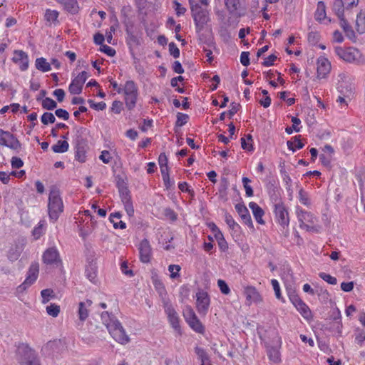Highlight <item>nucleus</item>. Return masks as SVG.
<instances>
[{
  "instance_id": "59",
  "label": "nucleus",
  "mask_w": 365,
  "mask_h": 365,
  "mask_svg": "<svg viewBox=\"0 0 365 365\" xmlns=\"http://www.w3.org/2000/svg\"><path fill=\"white\" fill-rule=\"evenodd\" d=\"M225 220L227 225L232 230H235L236 227H240L239 225L235 221L232 216L227 212L225 215Z\"/></svg>"
},
{
  "instance_id": "27",
  "label": "nucleus",
  "mask_w": 365,
  "mask_h": 365,
  "mask_svg": "<svg viewBox=\"0 0 365 365\" xmlns=\"http://www.w3.org/2000/svg\"><path fill=\"white\" fill-rule=\"evenodd\" d=\"M101 320L108 330H109L110 327L119 322L115 316L110 315L108 312H103L101 314Z\"/></svg>"
},
{
  "instance_id": "47",
  "label": "nucleus",
  "mask_w": 365,
  "mask_h": 365,
  "mask_svg": "<svg viewBox=\"0 0 365 365\" xmlns=\"http://www.w3.org/2000/svg\"><path fill=\"white\" fill-rule=\"evenodd\" d=\"M168 158L165 153H162L160 154L158 157V164L160 165V172L168 171L169 170V168L168 166Z\"/></svg>"
},
{
  "instance_id": "17",
  "label": "nucleus",
  "mask_w": 365,
  "mask_h": 365,
  "mask_svg": "<svg viewBox=\"0 0 365 365\" xmlns=\"http://www.w3.org/2000/svg\"><path fill=\"white\" fill-rule=\"evenodd\" d=\"M225 8L230 15L241 17L244 15L240 0H224Z\"/></svg>"
},
{
  "instance_id": "51",
  "label": "nucleus",
  "mask_w": 365,
  "mask_h": 365,
  "mask_svg": "<svg viewBox=\"0 0 365 365\" xmlns=\"http://www.w3.org/2000/svg\"><path fill=\"white\" fill-rule=\"evenodd\" d=\"M41 120L43 124L48 125L53 123L56 121V118L52 113L46 112L41 115Z\"/></svg>"
},
{
  "instance_id": "42",
  "label": "nucleus",
  "mask_w": 365,
  "mask_h": 365,
  "mask_svg": "<svg viewBox=\"0 0 365 365\" xmlns=\"http://www.w3.org/2000/svg\"><path fill=\"white\" fill-rule=\"evenodd\" d=\"M21 247L19 245L11 247L8 252V257L11 261L16 260L21 253Z\"/></svg>"
},
{
  "instance_id": "9",
  "label": "nucleus",
  "mask_w": 365,
  "mask_h": 365,
  "mask_svg": "<svg viewBox=\"0 0 365 365\" xmlns=\"http://www.w3.org/2000/svg\"><path fill=\"white\" fill-rule=\"evenodd\" d=\"M210 304V298L207 292L199 290L196 294V308L201 315H206Z\"/></svg>"
},
{
  "instance_id": "29",
  "label": "nucleus",
  "mask_w": 365,
  "mask_h": 365,
  "mask_svg": "<svg viewBox=\"0 0 365 365\" xmlns=\"http://www.w3.org/2000/svg\"><path fill=\"white\" fill-rule=\"evenodd\" d=\"M315 19L318 21L324 20L327 17L326 6L324 1H320L317 3V9L314 14Z\"/></svg>"
},
{
  "instance_id": "23",
  "label": "nucleus",
  "mask_w": 365,
  "mask_h": 365,
  "mask_svg": "<svg viewBox=\"0 0 365 365\" xmlns=\"http://www.w3.org/2000/svg\"><path fill=\"white\" fill-rule=\"evenodd\" d=\"M92 305V301L91 299H86L84 302H81L78 304V318L81 321H85L89 314V307Z\"/></svg>"
},
{
  "instance_id": "31",
  "label": "nucleus",
  "mask_w": 365,
  "mask_h": 365,
  "mask_svg": "<svg viewBox=\"0 0 365 365\" xmlns=\"http://www.w3.org/2000/svg\"><path fill=\"white\" fill-rule=\"evenodd\" d=\"M122 217V214L119 212H113L110 215V221L113 223L114 228L118 229H125L126 227V224L122 220H119V222L115 221L116 220H120Z\"/></svg>"
},
{
  "instance_id": "16",
  "label": "nucleus",
  "mask_w": 365,
  "mask_h": 365,
  "mask_svg": "<svg viewBox=\"0 0 365 365\" xmlns=\"http://www.w3.org/2000/svg\"><path fill=\"white\" fill-rule=\"evenodd\" d=\"M140 260L143 263L150 262L152 257V249L149 241L143 239L138 245Z\"/></svg>"
},
{
  "instance_id": "3",
  "label": "nucleus",
  "mask_w": 365,
  "mask_h": 365,
  "mask_svg": "<svg viewBox=\"0 0 365 365\" xmlns=\"http://www.w3.org/2000/svg\"><path fill=\"white\" fill-rule=\"evenodd\" d=\"M48 211L50 220L56 222L63 212V203L58 189L53 187L48 196Z\"/></svg>"
},
{
  "instance_id": "1",
  "label": "nucleus",
  "mask_w": 365,
  "mask_h": 365,
  "mask_svg": "<svg viewBox=\"0 0 365 365\" xmlns=\"http://www.w3.org/2000/svg\"><path fill=\"white\" fill-rule=\"evenodd\" d=\"M335 53L339 58L346 62L358 66L365 64V57L359 49L354 47L342 48L336 46Z\"/></svg>"
},
{
  "instance_id": "62",
  "label": "nucleus",
  "mask_w": 365,
  "mask_h": 365,
  "mask_svg": "<svg viewBox=\"0 0 365 365\" xmlns=\"http://www.w3.org/2000/svg\"><path fill=\"white\" fill-rule=\"evenodd\" d=\"M88 103H89L91 108L97 110H103L106 105L104 102L95 103L94 101L89 99L88 100Z\"/></svg>"
},
{
  "instance_id": "60",
  "label": "nucleus",
  "mask_w": 365,
  "mask_h": 365,
  "mask_svg": "<svg viewBox=\"0 0 365 365\" xmlns=\"http://www.w3.org/2000/svg\"><path fill=\"white\" fill-rule=\"evenodd\" d=\"M217 285L220 290V292L225 295H227L230 293V289L229 288L226 282L223 279H218Z\"/></svg>"
},
{
  "instance_id": "11",
  "label": "nucleus",
  "mask_w": 365,
  "mask_h": 365,
  "mask_svg": "<svg viewBox=\"0 0 365 365\" xmlns=\"http://www.w3.org/2000/svg\"><path fill=\"white\" fill-rule=\"evenodd\" d=\"M39 272V264L38 262H34L31 263L27 272V276L24 282L20 284L18 289L21 291L26 289L31 286L37 279Z\"/></svg>"
},
{
  "instance_id": "6",
  "label": "nucleus",
  "mask_w": 365,
  "mask_h": 365,
  "mask_svg": "<svg viewBox=\"0 0 365 365\" xmlns=\"http://www.w3.org/2000/svg\"><path fill=\"white\" fill-rule=\"evenodd\" d=\"M296 212L301 228L306 229L307 231L317 230L315 223L317 220L313 214L302 210L299 207H297Z\"/></svg>"
},
{
  "instance_id": "28",
  "label": "nucleus",
  "mask_w": 365,
  "mask_h": 365,
  "mask_svg": "<svg viewBox=\"0 0 365 365\" xmlns=\"http://www.w3.org/2000/svg\"><path fill=\"white\" fill-rule=\"evenodd\" d=\"M339 24L342 29L344 30L346 36L349 38L352 39L355 37V33L352 29V27L349 24L348 21L346 20L345 16L339 18Z\"/></svg>"
},
{
  "instance_id": "12",
  "label": "nucleus",
  "mask_w": 365,
  "mask_h": 365,
  "mask_svg": "<svg viewBox=\"0 0 365 365\" xmlns=\"http://www.w3.org/2000/svg\"><path fill=\"white\" fill-rule=\"evenodd\" d=\"M164 309L165 312L168 316V321L171 325V327L178 333H180V318L179 316L172 306L170 303L168 302H164Z\"/></svg>"
},
{
  "instance_id": "2",
  "label": "nucleus",
  "mask_w": 365,
  "mask_h": 365,
  "mask_svg": "<svg viewBox=\"0 0 365 365\" xmlns=\"http://www.w3.org/2000/svg\"><path fill=\"white\" fill-rule=\"evenodd\" d=\"M16 359L20 365H41L36 351L26 344L18 346Z\"/></svg>"
},
{
  "instance_id": "38",
  "label": "nucleus",
  "mask_w": 365,
  "mask_h": 365,
  "mask_svg": "<svg viewBox=\"0 0 365 365\" xmlns=\"http://www.w3.org/2000/svg\"><path fill=\"white\" fill-rule=\"evenodd\" d=\"M294 307L304 318L308 319L311 317V311L309 307L302 300Z\"/></svg>"
},
{
  "instance_id": "13",
  "label": "nucleus",
  "mask_w": 365,
  "mask_h": 365,
  "mask_svg": "<svg viewBox=\"0 0 365 365\" xmlns=\"http://www.w3.org/2000/svg\"><path fill=\"white\" fill-rule=\"evenodd\" d=\"M108 331L111 336L121 344H126L130 341L128 336L126 334L120 322H118L110 327Z\"/></svg>"
},
{
  "instance_id": "25",
  "label": "nucleus",
  "mask_w": 365,
  "mask_h": 365,
  "mask_svg": "<svg viewBox=\"0 0 365 365\" xmlns=\"http://www.w3.org/2000/svg\"><path fill=\"white\" fill-rule=\"evenodd\" d=\"M249 207L252 210L255 220L260 225H264V221L262 219L264 215V210L255 202L249 203Z\"/></svg>"
},
{
  "instance_id": "41",
  "label": "nucleus",
  "mask_w": 365,
  "mask_h": 365,
  "mask_svg": "<svg viewBox=\"0 0 365 365\" xmlns=\"http://www.w3.org/2000/svg\"><path fill=\"white\" fill-rule=\"evenodd\" d=\"M58 12L56 10L47 9L45 12V19L50 24L58 22Z\"/></svg>"
},
{
  "instance_id": "57",
  "label": "nucleus",
  "mask_w": 365,
  "mask_h": 365,
  "mask_svg": "<svg viewBox=\"0 0 365 365\" xmlns=\"http://www.w3.org/2000/svg\"><path fill=\"white\" fill-rule=\"evenodd\" d=\"M250 182L251 180L248 178H242L243 186L245 187V193L247 197H252L253 195V190L252 187L249 185Z\"/></svg>"
},
{
  "instance_id": "45",
  "label": "nucleus",
  "mask_w": 365,
  "mask_h": 365,
  "mask_svg": "<svg viewBox=\"0 0 365 365\" xmlns=\"http://www.w3.org/2000/svg\"><path fill=\"white\" fill-rule=\"evenodd\" d=\"M215 237L217 240L218 245L221 251L225 252L228 249V244L225 240L222 232L217 230V233L215 235Z\"/></svg>"
},
{
  "instance_id": "26",
  "label": "nucleus",
  "mask_w": 365,
  "mask_h": 365,
  "mask_svg": "<svg viewBox=\"0 0 365 365\" xmlns=\"http://www.w3.org/2000/svg\"><path fill=\"white\" fill-rule=\"evenodd\" d=\"M331 9L338 18L345 16L346 8L344 4V0H334Z\"/></svg>"
},
{
  "instance_id": "63",
  "label": "nucleus",
  "mask_w": 365,
  "mask_h": 365,
  "mask_svg": "<svg viewBox=\"0 0 365 365\" xmlns=\"http://www.w3.org/2000/svg\"><path fill=\"white\" fill-rule=\"evenodd\" d=\"M53 290L51 289H45L41 292V295L42 297V303H47L50 300V297L53 294Z\"/></svg>"
},
{
  "instance_id": "53",
  "label": "nucleus",
  "mask_w": 365,
  "mask_h": 365,
  "mask_svg": "<svg viewBox=\"0 0 365 365\" xmlns=\"http://www.w3.org/2000/svg\"><path fill=\"white\" fill-rule=\"evenodd\" d=\"M46 312L48 315L53 317H56L60 312V307L55 304H51L50 305L47 306Z\"/></svg>"
},
{
  "instance_id": "24",
  "label": "nucleus",
  "mask_w": 365,
  "mask_h": 365,
  "mask_svg": "<svg viewBox=\"0 0 365 365\" xmlns=\"http://www.w3.org/2000/svg\"><path fill=\"white\" fill-rule=\"evenodd\" d=\"M61 4L64 9L68 12L76 14L79 11V6L77 0H55Z\"/></svg>"
},
{
  "instance_id": "35",
  "label": "nucleus",
  "mask_w": 365,
  "mask_h": 365,
  "mask_svg": "<svg viewBox=\"0 0 365 365\" xmlns=\"http://www.w3.org/2000/svg\"><path fill=\"white\" fill-rule=\"evenodd\" d=\"M86 277L93 283L96 282L97 268L94 264H89L85 270Z\"/></svg>"
},
{
  "instance_id": "61",
  "label": "nucleus",
  "mask_w": 365,
  "mask_h": 365,
  "mask_svg": "<svg viewBox=\"0 0 365 365\" xmlns=\"http://www.w3.org/2000/svg\"><path fill=\"white\" fill-rule=\"evenodd\" d=\"M163 182L166 188H170L174 185V181H172L169 176V170L163 171L161 173Z\"/></svg>"
},
{
  "instance_id": "19",
  "label": "nucleus",
  "mask_w": 365,
  "mask_h": 365,
  "mask_svg": "<svg viewBox=\"0 0 365 365\" xmlns=\"http://www.w3.org/2000/svg\"><path fill=\"white\" fill-rule=\"evenodd\" d=\"M331 71V63L329 60L324 57H320L317 60V76L324 78Z\"/></svg>"
},
{
  "instance_id": "30",
  "label": "nucleus",
  "mask_w": 365,
  "mask_h": 365,
  "mask_svg": "<svg viewBox=\"0 0 365 365\" xmlns=\"http://www.w3.org/2000/svg\"><path fill=\"white\" fill-rule=\"evenodd\" d=\"M356 29L360 34L365 33V11H361L356 16Z\"/></svg>"
},
{
  "instance_id": "64",
  "label": "nucleus",
  "mask_w": 365,
  "mask_h": 365,
  "mask_svg": "<svg viewBox=\"0 0 365 365\" xmlns=\"http://www.w3.org/2000/svg\"><path fill=\"white\" fill-rule=\"evenodd\" d=\"M169 51L170 55L175 58L180 56V50L174 42L169 43Z\"/></svg>"
},
{
  "instance_id": "39",
  "label": "nucleus",
  "mask_w": 365,
  "mask_h": 365,
  "mask_svg": "<svg viewBox=\"0 0 365 365\" xmlns=\"http://www.w3.org/2000/svg\"><path fill=\"white\" fill-rule=\"evenodd\" d=\"M138 93L125 96V103L128 110H133L136 105Z\"/></svg>"
},
{
  "instance_id": "10",
  "label": "nucleus",
  "mask_w": 365,
  "mask_h": 365,
  "mask_svg": "<svg viewBox=\"0 0 365 365\" xmlns=\"http://www.w3.org/2000/svg\"><path fill=\"white\" fill-rule=\"evenodd\" d=\"M0 145L8 147L13 150L21 148V143L19 140L10 132L5 131L0 128Z\"/></svg>"
},
{
  "instance_id": "58",
  "label": "nucleus",
  "mask_w": 365,
  "mask_h": 365,
  "mask_svg": "<svg viewBox=\"0 0 365 365\" xmlns=\"http://www.w3.org/2000/svg\"><path fill=\"white\" fill-rule=\"evenodd\" d=\"M319 276L321 279L327 282V283L334 285L337 283V279L336 277L331 276L329 274L325 272H320Z\"/></svg>"
},
{
  "instance_id": "48",
  "label": "nucleus",
  "mask_w": 365,
  "mask_h": 365,
  "mask_svg": "<svg viewBox=\"0 0 365 365\" xmlns=\"http://www.w3.org/2000/svg\"><path fill=\"white\" fill-rule=\"evenodd\" d=\"M228 185V181L225 178L221 179L218 190L219 195L221 198H225L226 197Z\"/></svg>"
},
{
  "instance_id": "22",
  "label": "nucleus",
  "mask_w": 365,
  "mask_h": 365,
  "mask_svg": "<svg viewBox=\"0 0 365 365\" xmlns=\"http://www.w3.org/2000/svg\"><path fill=\"white\" fill-rule=\"evenodd\" d=\"M281 341H278V344L275 346H267V354L269 359L273 363H278L281 361L280 358V348Z\"/></svg>"
},
{
  "instance_id": "56",
  "label": "nucleus",
  "mask_w": 365,
  "mask_h": 365,
  "mask_svg": "<svg viewBox=\"0 0 365 365\" xmlns=\"http://www.w3.org/2000/svg\"><path fill=\"white\" fill-rule=\"evenodd\" d=\"M181 267L178 264H170L168 267V271L170 272V278L175 279L180 276L179 272Z\"/></svg>"
},
{
  "instance_id": "14",
  "label": "nucleus",
  "mask_w": 365,
  "mask_h": 365,
  "mask_svg": "<svg viewBox=\"0 0 365 365\" xmlns=\"http://www.w3.org/2000/svg\"><path fill=\"white\" fill-rule=\"evenodd\" d=\"M274 212L277 222L283 227H287L289 224L288 211L284 204H278L274 207Z\"/></svg>"
},
{
  "instance_id": "36",
  "label": "nucleus",
  "mask_w": 365,
  "mask_h": 365,
  "mask_svg": "<svg viewBox=\"0 0 365 365\" xmlns=\"http://www.w3.org/2000/svg\"><path fill=\"white\" fill-rule=\"evenodd\" d=\"M83 86L82 83L73 78L68 86V91L73 95L80 94L82 92Z\"/></svg>"
},
{
  "instance_id": "54",
  "label": "nucleus",
  "mask_w": 365,
  "mask_h": 365,
  "mask_svg": "<svg viewBox=\"0 0 365 365\" xmlns=\"http://www.w3.org/2000/svg\"><path fill=\"white\" fill-rule=\"evenodd\" d=\"M235 210L240 216L241 219L250 214L249 210L244 204L238 203L235 205Z\"/></svg>"
},
{
  "instance_id": "46",
  "label": "nucleus",
  "mask_w": 365,
  "mask_h": 365,
  "mask_svg": "<svg viewBox=\"0 0 365 365\" xmlns=\"http://www.w3.org/2000/svg\"><path fill=\"white\" fill-rule=\"evenodd\" d=\"M41 106L43 108L51 110L57 107V103L52 98L46 97L44 99L42 100Z\"/></svg>"
},
{
  "instance_id": "34",
  "label": "nucleus",
  "mask_w": 365,
  "mask_h": 365,
  "mask_svg": "<svg viewBox=\"0 0 365 365\" xmlns=\"http://www.w3.org/2000/svg\"><path fill=\"white\" fill-rule=\"evenodd\" d=\"M69 144L66 140H58L51 148L54 153H63L68 150Z\"/></svg>"
},
{
  "instance_id": "40",
  "label": "nucleus",
  "mask_w": 365,
  "mask_h": 365,
  "mask_svg": "<svg viewBox=\"0 0 365 365\" xmlns=\"http://www.w3.org/2000/svg\"><path fill=\"white\" fill-rule=\"evenodd\" d=\"M86 145H75L76 148V159L81 162L84 163L86 160Z\"/></svg>"
},
{
  "instance_id": "50",
  "label": "nucleus",
  "mask_w": 365,
  "mask_h": 365,
  "mask_svg": "<svg viewBox=\"0 0 365 365\" xmlns=\"http://www.w3.org/2000/svg\"><path fill=\"white\" fill-rule=\"evenodd\" d=\"M271 284H272L273 289L274 291L276 298L278 299L279 300L284 302V300L282 296V294H281L280 287H279V284L278 281L275 279H272L271 280Z\"/></svg>"
},
{
  "instance_id": "20",
  "label": "nucleus",
  "mask_w": 365,
  "mask_h": 365,
  "mask_svg": "<svg viewBox=\"0 0 365 365\" xmlns=\"http://www.w3.org/2000/svg\"><path fill=\"white\" fill-rule=\"evenodd\" d=\"M244 294L246 297V300L249 302V304L252 302H260L262 300L260 294L253 286H247L245 287Z\"/></svg>"
},
{
  "instance_id": "5",
  "label": "nucleus",
  "mask_w": 365,
  "mask_h": 365,
  "mask_svg": "<svg viewBox=\"0 0 365 365\" xmlns=\"http://www.w3.org/2000/svg\"><path fill=\"white\" fill-rule=\"evenodd\" d=\"M339 80L337 88L339 92L341 93L343 96H339L336 99V102L340 105L344 104L345 106H346L348 104L345 100V98H349L352 95L354 87L353 85L349 82L350 78L346 73H340L339 75Z\"/></svg>"
},
{
  "instance_id": "18",
  "label": "nucleus",
  "mask_w": 365,
  "mask_h": 365,
  "mask_svg": "<svg viewBox=\"0 0 365 365\" xmlns=\"http://www.w3.org/2000/svg\"><path fill=\"white\" fill-rule=\"evenodd\" d=\"M12 61L19 66L21 71H24L29 68V56L27 53L21 50L14 51Z\"/></svg>"
},
{
  "instance_id": "15",
  "label": "nucleus",
  "mask_w": 365,
  "mask_h": 365,
  "mask_svg": "<svg viewBox=\"0 0 365 365\" xmlns=\"http://www.w3.org/2000/svg\"><path fill=\"white\" fill-rule=\"evenodd\" d=\"M120 197L124 205V208L129 216H133L134 214V207L131 200L130 191L126 187H123L119 189Z\"/></svg>"
},
{
  "instance_id": "32",
  "label": "nucleus",
  "mask_w": 365,
  "mask_h": 365,
  "mask_svg": "<svg viewBox=\"0 0 365 365\" xmlns=\"http://www.w3.org/2000/svg\"><path fill=\"white\" fill-rule=\"evenodd\" d=\"M35 66L37 70L42 72H47L51 70V63L47 62L43 57L37 58L35 61Z\"/></svg>"
},
{
  "instance_id": "55",
  "label": "nucleus",
  "mask_w": 365,
  "mask_h": 365,
  "mask_svg": "<svg viewBox=\"0 0 365 365\" xmlns=\"http://www.w3.org/2000/svg\"><path fill=\"white\" fill-rule=\"evenodd\" d=\"M188 119V115L182 113H178L177 115V120L175 123V125L181 127L187 123Z\"/></svg>"
},
{
  "instance_id": "4",
  "label": "nucleus",
  "mask_w": 365,
  "mask_h": 365,
  "mask_svg": "<svg viewBox=\"0 0 365 365\" xmlns=\"http://www.w3.org/2000/svg\"><path fill=\"white\" fill-rule=\"evenodd\" d=\"M190 9L196 32L200 33L210 21L209 11L203 9L198 3L194 4L192 0H190Z\"/></svg>"
},
{
  "instance_id": "8",
  "label": "nucleus",
  "mask_w": 365,
  "mask_h": 365,
  "mask_svg": "<svg viewBox=\"0 0 365 365\" xmlns=\"http://www.w3.org/2000/svg\"><path fill=\"white\" fill-rule=\"evenodd\" d=\"M42 262L46 265L58 266L61 259L58 249L56 247L46 249L42 255Z\"/></svg>"
},
{
  "instance_id": "52",
  "label": "nucleus",
  "mask_w": 365,
  "mask_h": 365,
  "mask_svg": "<svg viewBox=\"0 0 365 365\" xmlns=\"http://www.w3.org/2000/svg\"><path fill=\"white\" fill-rule=\"evenodd\" d=\"M287 294L289 299L294 304V306H296V304H298L302 300L301 298L296 293L295 290L292 289V288L287 289Z\"/></svg>"
},
{
  "instance_id": "49",
  "label": "nucleus",
  "mask_w": 365,
  "mask_h": 365,
  "mask_svg": "<svg viewBox=\"0 0 365 365\" xmlns=\"http://www.w3.org/2000/svg\"><path fill=\"white\" fill-rule=\"evenodd\" d=\"M299 200L302 204L307 207H309L311 205L309 195L303 189H300L299 191Z\"/></svg>"
},
{
  "instance_id": "7",
  "label": "nucleus",
  "mask_w": 365,
  "mask_h": 365,
  "mask_svg": "<svg viewBox=\"0 0 365 365\" xmlns=\"http://www.w3.org/2000/svg\"><path fill=\"white\" fill-rule=\"evenodd\" d=\"M184 317L190 327L196 332L202 334L205 331V327L200 322L195 312L190 307H187L183 313Z\"/></svg>"
},
{
  "instance_id": "37",
  "label": "nucleus",
  "mask_w": 365,
  "mask_h": 365,
  "mask_svg": "<svg viewBox=\"0 0 365 365\" xmlns=\"http://www.w3.org/2000/svg\"><path fill=\"white\" fill-rule=\"evenodd\" d=\"M300 135H297L293 138L294 141H287V145L290 150L294 152L296 149H302L304 147V143L299 139Z\"/></svg>"
},
{
  "instance_id": "44",
  "label": "nucleus",
  "mask_w": 365,
  "mask_h": 365,
  "mask_svg": "<svg viewBox=\"0 0 365 365\" xmlns=\"http://www.w3.org/2000/svg\"><path fill=\"white\" fill-rule=\"evenodd\" d=\"M195 352L197 356L198 359L200 360L201 363H204L210 360L209 355L203 348L196 346L195 348Z\"/></svg>"
},
{
  "instance_id": "21",
  "label": "nucleus",
  "mask_w": 365,
  "mask_h": 365,
  "mask_svg": "<svg viewBox=\"0 0 365 365\" xmlns=\"http://www.w3.org/2000/svg\"><path fill=\"white\" fill-rule=\"evenodd\" d=\"M75 145H86V137L88 135V130L84 127H75Z\"/></svg>"
},
{
  "instance_id": "43",
  "label": "nucleus",
  "mask_w": 365,
  "mask_h": 365,
  "mask_svg": "<svg viewBox=\"0 0 365 365\" xmlns=\"http://www.w3.org/2000/svg\"><path fill=\"white\" fill-rule=\"evenodd\" d=\"M292 122L293 123L292 125L290 127H287L285 129V131L287 134H292L293 133V131H295V132L300 131L301 128L299 126V124L301 123L300 119L297 117H292Z\"/></svg>"
},
{
  "instance_id": "33",
  "label": "nucleus",
  "mask_w": 365,
  "mask_h": 365,
  "mask_svg": "<svg viewBox=\"0 0 365 365\" xmlns=\"http://www.w3.org/2000/svg\"><path fill=\"white\" fill-rule=\"evenodd\" d=\"M124 95L138 93V89L133 81H127L122 90Z\"/></svg>"
}]
</instances>
